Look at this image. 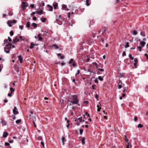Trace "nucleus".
<instances>
[{
	"mask_svg": "<svg viewBox=\"0 0 148 148\" xmlns=\"http://www.w3.org/2000/svg\"><path fill=\"white\" fill-rule=\"evenodd\" d=\"M69 101L70 102L69 103V106H71L74 104H78L79 106V104H78L79 102L77 99V96L76 95H72L69 98Z\"/></svg>",
	"mask_w": 148,
	"mask_h": 148,
	"instance_id": "f257e3e1",
	"label": "nucleus"
},
{
	"mask_svg": "<svg viewBox=\"0 0 148 148\" xmlns=\"http://www.w3.org/2000/svg\"><path fill=\"white\" fill-rule=\"evenodd\" d=\"M21 6L22 10H24L26 9V7L28 6V4L26 2H23Z\"/></svg>",
	"mask_w": 148,
	"mask_h": 148,
	"instance_id": "f03ea898",
	"label": "nucleus"
},
{
	"mask_svg": "<svg viewBox=\"0 0 148 148\" xmlns=\"http://www.w3.org/2000/svg\"><path fill=\"white\" fill-rule=\"evenodd\" d=\"M118 88L119 89L121 88L122 87V85L123 84L121 81L120 80H119V82L118 83Z\"/></svg>",
	"mask_w": 148,
	"mask_h": 148,
	"instance_id": "7ed1b4c3",
	"label": "nucleus"
},
{
	"mask_svg": "<svg viewBox=\"0 0 148 148\" xmlns=\"http://www.w3.org/2000/svg\"><path fill=\"white\" fill-rule=\"evenodd\" d=\"M47 7L48 8V10L49 11H53V8L51 5L49 4H48L47 5Z\"/></svg>",
	"mask_w": 148,
	"mask_h": 148,
	"instance_id": "20e7f679",
	"label": "nucleus"
},
{
	"mask_svg": "<svg viewBox=\"0 0 148 148\" xmlns=\"http://www.w3.org/2000/svg\"><path fill=\"white\" fill-rule=\"evenodd\" d=\"M106 29L104 28L103 29H101V30L99 32V34H100V33L102 32V35H103L104 34H106Z\"/></svg>",
	"mask_w": 148,
	"mask_h": 148,
	"instance_id": "39448f33",
	"label": "nucleus"
},
{
	"mask_svg": "<svg viewBox=\"0 0 148 148\" xmlns=\"http://www.w3.org/2000/svg\"><path fill=\"white\" fill-rule=\"evenodd\" d=\"M13 112L14 114H18L19 113L17 108L16 107H14V109L13 110Z\"/></svg>",
	"mask_w": 148,
	"mask_h": 148,
	"instance_id": "423d86ee",
	"label": "nucleus"
},
{
	"mask_svg": "<svg viewBox=\"0 0 148 148\" xmlns=\"http://www.w3.org/2000/svg\"><path fill=\"white\" fill-rule=\"evenodd\" d=\"M53 5L54 9H57L58 8V3L56 2H54L53 4Z\"/></svg>",
	"mask_w": 148,
	"mask_h": 148,
	"instance_id": "0eeeda50",
	"label": "nucleus"
},
{
	"mask_svg": "<svg viewBox=\"0 0 148 148\" xmlns=\"http://www.w3.org/2000/svg\"><path fill=\"white\" fill-rule=\"evenodd\" d=\"M19 41V39L17 37H16L13 40V42L14 44H15Z\"/></svg>",
	"mask_w": 148,
	"mask_h": 148,
	"instance_id": "6e6552de",
	"label": "nucleus"
},
{
	"mask_svg": "<svg viewBox=\"0 0 148 148\" xmlns=\"http://www.w3.org/2000/svg\"><path fill=\"white\" fill-rule=\"evenodd\" d=\"M4 51L6 53H8L10 52V49L9 48L7 47H5L4 48Z\"/></svg>",
	"mask_w": 148,
	"mask_h": 148,
	"instance_id": "1a4fd4ad",
	"label": "nucleus"
},
{
	"mask_svg": "<svg viewBox=\"0 0 148 148\" xmlns=\"http://www.w3.org/2000/svg\"><path fill=\"white\" fill-rule=\"evenodd\" d=\"M78 120L79 121V122H78V123L82 122V121H84V120H82V117H80L79 118H77L76 120H75L76 121H77Z\"/></svg>",
	"mask_w": 148,
	"mask_h": 148,
	"instance_id": "9d476101",
	"label": "nucleus"
},
{
	"mask_svg": "<svg viewBox=\"0 0 148 148\" xmlns=\"http://www.w3.org/2000/svg\"><path fill=\"white\" fill-rule=\"evenodd\" d=\"M18 60L19 61L20 63H21L22 62L23 58H22L21 56H19L18 57Z\"/></svg>",
	"mask_w": 148,
	"mask_h": 148,
	"instance_id": "9b49d317",
	"label": "nucleus"
},
{
	"mask_svg": "<svg viewBox=\"0 0 148 148\" xmlns=\"http://www.w3.org/2000/svg\"><path fill=\"white\" fill-rule=\"evenodd\" d=\"M43 12V9H41L40 10L38 11L36 13L39 15H41L42 14Z\"/></svg>",
	"mask_w": 148,
	"mask_h": 148,
	"instance_id": "f8f14e48",
	"label": "nucleus"
},
{
	"mask_svg": "<svg viewBox=\"0 0 148 148\" xmlns=\"http://www.w3.org/2000/svg\"><path fill=\"white\" fill-rule=\"evenodd\" d=\"M1 123L2 124V126L5 125L6 124V122L4 121L3 119H1Z\"/></svg>",
	"mask_w": 148,
	"mask_h": 148,
	"instance_id": "ddd939ff",
	"label": "nucleus"
},
{
	"mask_svg": "<svg viewBox=\"0 0 148 148\" xmlns=\"http://www.w3.org/2000/svg\"><path fill=\"white\" fill-rule=\"evenodd\" d=\"M35 45V44L32 42L30 43V46L29 47V48L30 49H32L34 48V47Z\"/></svg>",
	"mask_w": 148,
	"mask_h": 148,
	"instance_id": "4468645a",
	"label": "nucleus"
},
{
	"mask_svg": "<svg viewBox=\"0 0 148 148\" xmlns=\"http://www.w3.org/2000/svg\"><path fill=\"white\" fill-rule=\"evenodd\" d=\"M8 135V133L7 132H4L3 133V138L6 137Z\"/></svg>",
	"mask_w": 148,
	"mask_h": 148,
	"instance_id": "2eb2a0df",
	"label": "nucleus"
},
{
	"mask_svg": "<svg viewBox=\"0 0 148 148\" xmlns=\"http://www.w3.org/2000/svg\"><path fill=\"white\" fill-rule=\"evenodd\" d=\"M140 45L142 46V47H143L146 44V42H145L142 41L140 42Z\"/></svg>",
	"mask_w": 148,
	"mask_h": 148,
	"instance_id": "dca6fc26",
	"label": "nucleus"
},
{
	"mask_svg": "<svg viewBox=\"0 0 148 148\" xmlns=\"http://www.w3.org/2000/svg\"><path fill=\"white\" fill-rule=\"evenodd\" d=\"M86 3L87 6H89L90 3V2H89V0H86Z\"/></svg>",
	"mask_w": 148,
	"mask_h": 148,
	"instance_id": "f3484780",
	"label": "nucleus"
},
{
	"mask_svg": "<svg viewBox=\"0 0 148 148\" xmlns=\"http://www.w3.org/2000/svg\"><path fill=\"white\" fill-rule=\"evenodd\" d=\"M52 47H54L55 49H57L59 48V47H58V46L55 44L53 45H52Z\"/></svg>",
	"mask_w": 148,
	"mask_h": 148,
	"instance_id": "a211bd4d",
	"label": "nucleus"
},
{
	"mask_svg": "<svg viewBox=\"0 0 148 148\" xmlns=\"http://www.w3.org/2000/svg\"><path fill=\"white\" fill-rule=\"evenodd\" d=\"M30 26V22H27L26 24V27L28 28H29Z\"/></svg>",
	"mask_w": 148,
	"mask_h": 148,
	"instance_id": "6ab92c4d",
	"label": "nucleus"
},
{
	"mask_svg": "<svg viewBox=\"0 0 148 148\" xmlns=\"http://www.w3.org/2000/svg\"><path fill=\"white\" fill-rule=\"evenodd\" d=\"M21 119H18L16 121V123L17 124H18L19 123L21 122Z\"/></svg>",
	"mask_w": 148,
	"mask_h": 148,
	"instance_id": "aec40b11",
	"label": "nucleus"
},
{
	"mask_svg": "<svg viewBox=\"0 0 148 148\" xmlns=\"http://www.w3.org/2000/svg\"><path fill=\"white\" fill-rule=\"evenodd\" d=\"M32 26H33L35 28H36L37 26V24L36 23H32Z\"/></svg>",
	"mask_w": 148,
	"mask_h": 148,
	"instance_id": "412c9836",
	"label": "nucleus"
},
{
	"mask_svg": "<svg viewBox=\"0 0 148 148\" xmlns=\"http://www.w3.org/2000/svg\"><path fill=\"white\" fill-rule=\"evenodd\" d=\"M46 19L45 18H42L41 19V21L42 22H45L46 21Z\"/></svg>",
	"mask_w": 148,
	"mask_h": 148,
	"instance_id": "4be33fe9",
	"label": "nucleus"
},
{
	"mask_svg": "<svg viewBox=\"0 0 148 148\" xmlns=\"http://www.w3.org/2000/svg\"><path fill=\"white\" fill-rule=\"evenodd\" d=\"M140 35L143 36H145V33L143 32H141L140 33Z\"/></svg>",
	"mask_w": 148,
	"mask_h": 148,
	"instance_id": "5701e85b",
	"label": "nucleus"
},
{
	"mask_svg": "<svg viewBox=\"0 0 148 148\" xmlns=\"http://www.w3.org/2000/svg\"><path fill=\"white\" fill-rule=\"evenodd\" d=\"M129 57L132 60H133L134 59V57H132V55L130 54L129 55Z\"/></svg>",
	"mask_w": 148,
	"mask_h": 148,
	"instance_id": "b1692460",
	"label": "nucleus"
},
{
	"mask_svg": "<svg viewBox=\"0 0 148 148\" xmlns=\"http://www.w3.org/2000/svg\"><path fill=\"white\" fill-rule=\"evenodd\" d=\"M10 21L11 23H16V20H10Z\"/></svg>",
	"mask_w": 148,
	"mask_h": 148,
	"instance_id": "393cba45",
	"label": "nucleus"
},
{
	"mask_svg": "<svg viewBox=\"0 0 148 148\" xmlns=\"http://www.w3.org/2000/svg\"><path fill=\"white\" fill-rule=\"evenodd\" d=\"M74 61L73 60V59H71L69 62V64L72 63Z\"/></svg>",
	"mask_w": 148,
	"mask_h": 148,
	"instance_id": "a878e982",
	"label": "nucleus"
},
{
	"mask_svg": "<svg viewBox=\"0 0 148 148\" xmlns=\"http://www.w3.org/2000/svg\"><path fill=\"white\" fill-rule=\"evenodd\" d=\"M133 33L134 35H136L137 34V32L136 30H134L133 32Z\"/></svg>",
	"mask_w": 148,
	"mask_h": 148,
	"instance_id": "bb28decb",
	"label": "nucleus"
},
{
	"mask_svg": "<svg viewBox=\"0 0 148 148\" xmlns=\"http://www.w3.org/2000/svg\"><path fill=\"white\" fill-rule=\"evenodd\" d=\"M129 47V43L128 42H126V45L125 46V48H127Z\"/></svg>",
	"mask_w": 148,
	"mask_h": 148,
	"instance_id": "cd10ccee",
	"label": "nucleus"
},
{
	"mask_svg": "<svg viewBox=\"0 0 148 148\" xmlns=\"http://www.w3.org/2000/svg\"><path fill=\"white\" fill-rule=\"evenodd\" d=\"M98 79L101 81H102L103 80V79L101 76H99L98 77Z\"/></svg>",
	"mask_w": 148,
	"mask_h": 148,
	"instance_id": "c85d7f7f",
	"label": "nucleus"
},
{
	"mask_svg": "<svg viewBox=\"0 0 148 148\" xmlns=\"http://www.w3.org/2000/svg\"><path fill=\"white\" fill-rule=\"evenodd\" d=\"M10 90L11 91V93H12L14 91V89L12 88H10Z\"/></svg>",
	"mask_w": 148,
	"mask_h": 148,
	"instance_id": "c756f323",
	"label": "nucleus"
},
{
	"mask_svg": "<svg viewBox=\"0 0 148 148\" xmlns=\"http://www.w3.org/2000/svg\"><path fill=\"white\" fill-rule=\"evenodd\" d=\"M137 126L138 128H141L143 127V125L142 124H139Z\"/></svg>",
	"mask_w": 148,
	"mask_h": 148,
	"instance_id": "7c9ffc66",
	"label": "nucleus"
},
{
	"mask_svg": "<svg viewBox=\"0 0 148 148\" xmlns=\"http://www.w3.org/2000/svg\"><path fill=\"white\" fill-rule=\"evenodd\" d=\"M137 48H138L139 51L140 52H141V49H142V47L141 46H137Z\"/></svg>",
	"mask_w": 148,
	"mask_h": 148,
	"instance_id": "2f4dec72",
	"label": "nucleus"
},
{
	"mask_svg": "<svg viewBox=\"0 0 148 148\" xmlns=\"http://www.w3.org/2000/svg\"><path fill=\"white\" fill-rule=\"evenodd\" d=\"M62 142L63 143V145H64V140L65 139V138L64 137H62Z\"/></svg>",
	"mask_w": 148,
	"mask_h": 148,
	"instance_id": "473e14b6",
	"label": "nucleus"
},
{
	"mask_svg": "<svg viewBox=\"0 0 148 148\" xmlns=\"http://www.w3.org/2000/svg\"><path fill=\"white\" fill-rule=\"evenodd\" d=\"M23 38V37L22 36H19V38L21 40L24 41L25 40V38Z\"/></svg>",
	"mask_w": 148,
	"mask_h": 148,
	"instance_id": "72a5a7b5",
	"label": "nucleus"
},
{
	"mask_svg": "<svg viewBox=\"0 0 148 148\" xmlns=\"http://www.w3.org/2000/svg\"><path fill=\"white\" fill-rule=\"evenodd\" d=\"M12 23H10V21H9L8 23V26L10 27H11L12 26V25L11 24Z\"/></svg>",
	"mask_w": 148,
	"mask_h": 148,
	"instance_id": "f704fd0d",
	"label": "nucleus"
},
{
	"mask_svg": "<svg viewBox=\"0 0 148 148\" xmlns=\"http://www.w3.org/2000/svg\"><path fill=\"white\" fill-rule=\"evenodd\" d=\"M134 62L135 63H138V59L136 58H134Z\"/></svg>",
	"mask_w": 148,
	"mask_h": 148,
	"instance_id": "c9c22d12",
	"label": "nucleus"
},
{
	"mask_svg": "<svg viewBox=\"0 0 148 148\" xmlns=\"http://www.w3.org/2000/svg\"><path fill=\"white\" fill-rule=\"evenodd\" d=\"M83 130L82 129H80L79 130V134L81 135H82L83 132Z\"/></svg>",
	"mask_w": 148,
	"mask_h": 148,
	"instance_id": "e433bc0d",
	"label": "nucleus"
},
{
	"mask_svg": "<svg viewBox=\"0 0 148 148\" xmlns=\"http://www.w3.org/2000/svg\"><path fill=\"white\" fill-rule=\"evenodd\" d=\"M125 141L126 142H127V143H128V139L127 138L126 135L125 136Z\"/></svg>",
	"mask_w": 148,
	"mask_h": 148,
	"instance_id": "4c0bfd02",
	"label": "nucleus"
},
{
	"mask_svg": "<svg viewBox=\"0 0 148 148\" xmlns=\"http://www.w3.org/2000/svg\"><path fill=\"white\" fill-rule=\"evenodd\" d=\"M92 64L95 65L97 66L96 67V68H97V64L95 62H93L92 63Z\"/></svg>",
	"mask_w": 148,
	"mask_h": 148,
	"instance_id": "58836bf2",
	"label": "nucleus"
},
{
	"mask_svg": "<svg viewBox=\"0 0 148 148\" xmlns=\"http://www.w3.org/2000/svg\"><path fill=\"white\" fill-rule=\"evenodd\" d=\"M67 6L66 5L63 4L62 5V8H66Z\"/></svg>",
	"mask_w": 148,
	"mask_h": 148,
	"instance_id": "ea45409f",
	"label": "nucleus"
},
{
	"mask_svg": "<svg viewBox=\"0 0 148 148\" xmlns=\"http://www.w3.org/2000/svg\"><path fill=\"white\" fill-rule=\"evenodd\" d=\"M80 73V71L79 70H78L77 72L75 74V75H78Z\"/></svg>",
	"mask_w": 148,
	"mask_h": 148,
	"instance_id": "a19ab883",
	"label": "nucleus"
},
{
	"mask_svg": "<svg viewBox=\"0 0 148 148\" xmlns=\"http://www.w3.org/2000/svg\"><path fill=\"white\" fill-rule=\"evenodd\" d=\"M145 56L146 57L147 60H148V55L147 53H145Z\"/></svg>",
	"mask_w": 148,
	"mask_h": 148,
	"instance_id": "79ce46f5",
	"label": "nucleus"
},
{
	"mask_svg": "<svg viewBox=\"0 0 148 148\" xmlns=\"http://www.w3.org/2000/svg\"><path fill=\"white\" fill-rule=\"evenodd\" d=\"M10 34L11 36H12L13 35V32L12 31H11L10 32Z\"/></svg>",
	"mask_w": 148,
	"mask_h": 148,
	"instance_id": "37998d69",
	"label": "nucleus"
},
{
	"mask_svg": "<svg viewBox=\"0 0 148 148\" xmlns=\"http://www.w3.org/2000/svg\"><path fill=\"white\" fill-rule=\"evenodd\" d=\"M19 28L20 29L22 30L23 29V26L22 25H19Z\"/></svg>",
	"mask_w": 148,
	"mask_h": 148,
	"instance_id": "c03bdc74",
	"label": "nucleus"
},
{
	"mask_svg": "<svg viewBox=\"0 0 148 148\" xmlns=\"http://www.w3.org/2000/svg\"><path fill=\"white\" fill-rule=\"evenodd\" d=\"M92 89L93 90L95 89V85H92Z\"/></svg>",
	"mask_w": 148,
	"mask_h": 148,
	"instance_id": "a18cd8bd",
	"label": "nucleus"
},
{
	"mask_svg": "<svg viewBox=\"0 0 148 148\" xmlns=\"http://www.w3.org/2000/svg\"><path fill=\"white\" fill-rule=\"evenodd\" d=\"M119 76L120 78H122L124 77L123 74L122 73H120Z\"/></svg>",
	"mask_w": 148,
	"mask_h": 148,
	"instance_id": "49530a36",
	"label": "nucleus"
},
{
	"mask_svg": "<svg viewBox=\"0 0 148 148\" xmlns=\"http://www.w3.org/2000/svg\"><path fill=\"white\" fill-rule=\"evenodd\" d=\"M38 139L39 140H42V138L41 136H39L38 137Z\"/></svg>",
	"mask_w": 148,
	"mask_h": 148,
	"instance_id": "de8ad7c7",
	"label": "nucleus"
},
{
	"mask_svg": "<svg viewBox=\"0 0 148 148\" xmlns=\"http://www.w3.org/2000/svg\"><path fill=\"white\" fill-rule=\"evenodd\" d=\"M30 7H31L32 8H34V4H31L30 5Z\"/></svg>",
	"mask_w": 148,
	"mask_h": 148,
	"instance_id": "09e8293b",
	"label": "nucleus"
},
{
	"mask_svg": "<svg viewBox=\"0 0 148 148\" xmlns=\"http://www.w3.org/2000/svg\"><path fill=\"white\" fill-rule=\"evenodd\" d=\"M94 82L95 83H98V80L97 78H96L95 79Z\"/></svg>",
	"mask_w": 148,
	"mask_h": 148,
	"instance_id": "8fccbe9b",
	"label": "nucleus"
},
{
	"mask_svg": "<svg viewBox=\"0 0 148 148\" xmlns=\"http://www.w3.org/2000/svg\"><path fill=\"white\" fill-rule=\"evenodd\" d=\"M126 55V53L125 51H123L122 53V56H125Z\"/></svg>",
	"mask_w": 148,
	"mask_h": 148,
	"instance_id": "3c124183",
	"label": "nucleus"
},
{
	"mask_svg": "<svg viewBox=\"0 0 148 148\" xmlns=\"http://www.w3.org/2000/svg\"><path fill=\"white\" fill-rule=\"evenodd\" d=\"M5 146H9L10 145V144L7 142H6L5 143Z\"/></svg>",
	"mask_w": 148,
	"mask_h": 148,
	"instance_id": "603ef678",
	"label": "nucleus"
},
{
	"mask_svg": "<svg viewBox=\"0 0 148 148\" xmlns=\"http://www.w3.org/2000/svg\"><path fill=\"white\" fill-rule=\"evenodd\" d=\"M82 143H83V144H84L85 143V138H84V139H83L82 140Z\"/></svg>",
	"mask_w": 148,
	"mask_h": 148,
	"instance_id": "864d4df0",
	"label": "nucleus"
},
{
	"mask_svg": "<svg viewBox=\"0 0 148 148\" xmlns=\"http://www.w3.org/2000/svg\"><path fill=\"white\" fill-rule=\"evenodd\" d=\"M95 97L97 99V100H98V97H99V95L96 94V95H95Z\"/></svg>",
	"mask_w": 148,
	"mask_h": 148,
	"instance_id": "5fc2aeb1",
	"label": "nucleus"
},
{
	"mask_svg": "<svg viewBox=\"0 0 148 148\" xmlns=\"http://www.w3.org/2000/svg\"><path fill=\"white\" fill-rule=\"evenodd\" d=\"M33 124H34V127H36V126L35 124V122H34V120H33Z\"/></svg>",
	"mask_w": 148,
	"mask_h": 148,
	"instance_id": "6e6d98bb",
	"label": "nucleus"
},
{
	"mask_svg": "<svg viewBox=\"0 0 148 148\" xmlns=\"http://www.w3.org/2000/svg\"><path fill=\"white\" fill-rule=\"evenodd\" d=\"M42 39H43L42 38L40 37L39 38V39L38 40L41 41H42Z\"/></svg>",
	"mask_w": 148,
	"mask_h": 148,
	"instance_id": "4d7b16f0",
	"label": "nucleus"
},
{
	"mask_svg": "<svg viewBox=\"0 0 148 148\" xmlns=\"http://www.w3.org/2000/svg\"><path fill=\"white\" fill-rule=\"evenodd\" d=\"M8 38L9 42H11L12 41V39L10 37H8Z\"/></svg>",
	"mask_w": 148,
	"mask_h": 148,
	"instance_id": "13d9d810",
	"label": "nucleus"
},
{
	"mask_svg": "<svg viewBox=\"0 0 148 148\" xmlns=\"http://www.w3.org/2000/svg\"><path fill=\"white\" fill-rule=\"evenodd\" d=\"M98 69L101 71H104V69Z\"/></svg>",
	"mask_w": 148,
	"mask_h": 148,
	"instance_id": "bf43d9fd",
	"label": "nucleus"
},
{
	"mask_svg": "<svg viewBox=\"0 0 148 148\" xmlns=\"http://www.w3.org/2000/svg\"><path fill=\"white\" fill-rule=\"evenodd\" d=\"M8 96L10 97H11L12 96V93H8Z\"/></svg>",
	"mask_w": 148,
	"mask_h": 148,
	"instance_id": "052dcab7",
	"label": "nucleus"
},
{
	"mask_svg": "<svg viewBox=\"0 0 148 148\" xmlns=\"http://www.w3.org/2000/svg\"><path fill=\"white\" fill-rule=\"evenodd\" d=\"M126 88L125 87V88H124L123 89V92H125V91H127V90H126Z\"/></svg>",
	"mask_w": 148,
	"mask_h": 148,
	"instance_id": "680f3d73",
	"label": "nucleus"
},
{
	"mask_svg": "<svg viewBox=\"0 0 148 148\" xmlns=\"http://www.w3.org/2000/svg\"><path fill=\"white\" fill-rule=\"evenodd\" d=\"M137 119V118L136 117H135L134 120L135 121H136Z\"/></svg>",
	"mask_w": 148,
	"mask_h": 148,
	"instance_id": "e2e57ef3",
	"label": "nucleus"
},
{
	"mask_svg": "<svg viewBox=\"0 0 148 148\" xmlns=\"http://www.w3.org/2000/svg\"><path fill=\"white\" fill-rule=\"evenodd\" d=\"M127 146H126V148H129V143L128 142V143H127Z\"/></svg>",
	"mask_w": 148,
	"mask_h": 148,
	"instance_id": "0e129e2a",
	"label": "nucleus"
},
{
	"mask_svg": "<svg viewBox=\"0 0 148 148\" xmlns=\"http://www.w3.org/2000/svg\"><path fill=\"white\" fill-rule=\"evenodd\" d=\"M33 19L35 21L36 20V18L35 16H34L33 17Z\"/></svg>",
	"mask_w": 148,
	"mask_h": 148,
	"instance_id": "69168bd1",
	"label": "nucleus"
},
{
	"mask_svg": "<svg viewBox=\"0 0 148 148\" xmlns=\"http://www.w3.org/2000/svg\"><path fill=\"white\" fill-rule=\"evenodd\" d=\"M9 142L10 143H13V140H10L9 141Z\"/></svg>",
	"mask_w": 148,
	"mask_h": 148,
	"instance_id": "338daca9",
	"label": "nucleus"
},
{
	"mask_svg": "<svg viewBox=\"0 0 148 148\" xmlns=\"http://www.w3.org/2000/svg\"><path fill=\"white\" fill-rule=\"evenodd\" d=\"M9 15L10 16H11L13 15V14L12 13H11V12H10L9 13Z\"/></svg>",
	"mask_w": 148,
	"mask_h": 148,
	"instance_id": "774afa93",
	"label": "nucleus"
}]
</instances>
